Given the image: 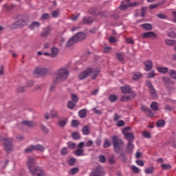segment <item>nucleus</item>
Here are the masks:
<instances>
[{
  "instance_id": "obj_40",
  "label": "nucleus",
  "mask_w": 176,
  "mask_h": 176,
  "mask_svg": "<svg viewBox=\"0 0 176 176\" xmlns=\"http://www.w3.org/2000/svg\"><path fill=\"white\" fill-rule=\"evenodd\" d=\"M161 168L162 170H170V168H171V165L168 164H162Z\"/></svg>"
},
{
  "instance_id": "obj_28",
  "label": "nucleus",
  "mask_w": 176,
  "mask_h": 176,
  "mask_svg": "<svg viewBox=\"0 0 176 176\" xmlns=\"http://www.w3.org/2000/svg\"><path fill=\"white\" fill-rule=\"evenodd\" d=\"M83 23L85 24H91V23H93V19L90 16H85L83 18Z\"/></svg>"
},
{
  "instance_id": "obj_45",
  "label": "nucleus",
  "mask_w": 176,
  "mask_h": 176,
  "mask_svg": "<svg viewBox=\"0 0 176 176\" xmlns=\"http://www.w3.org/2000/svg\"><path fill=\"white\" fill-rule=\"evenodd\" d=\"M76 162V159L75 158H70L68 161L67 163L69 164V166H74L75 164V163Z\"/></svg>"
},
{
  "instance_id": "obj_57",
  "label": "nucleus",
  "mask_w": 176,
  "mask_h": 176,
  "mask_svg": "<svg viewBox=\"0 0 176 176\" xmlns=\"http://www.w3.org/2000/svg\"><path fill=\"white\" fill-rule=\"evenodd\" d=\"M52 16H54V18H56V17H58V16H60V12H58V10H55L52 12Z\"/></svg>"
},
{
  "instance_id": "obj_39",
  "label": "nucleus",
  "mask_w": 176,
  "mask_h": 176,
  "mask_svg": "<svg viewBox=\"0 0 176 176\" xmlns=\"http://www.w3.org/2000/svg\"><path fill=\"white\" fill-rule=\"evenodd\" d=\"M164 124H166V123L164 122V120H160L156 122V126L157 127H163L164 126Z\"/></svg>"
},
{
  "instance_id": "obj_22",
  "label": "nucleus",
  "mask_w": 176,
  "mask_h": 176,
  "mask_svg": "<svg viewBox=\"0 0 176 176\" xmlns=\"http://www.w3.org/2000/svg\"><path fill=\"white\" fill-rule=\"evenodd\" d=\"M157 70L158 71V72H160V74H167V72H169L168 68L162 67H158L157 68Z\"/></svg>"
},
{
  "instance_id": "obj_33",
  "label": "nucleus",
  "mask_w": 176,
  "mask_h": 176,
  "mask_svg": "<svg viewBox=\"0 0 176 176\" xmlns=\"http://www.w3.org/2000/svg\"><path fill=\"white\" fill-rule=\"evenodd\" d=\"M57 54H58V49L56 47H52L51 54L52 57H56Z\"/></svg>"
},
{
  "instance_id": "obj_7",
  "label": "nucleus",
  "mask_w": 176,
  "mask_h": 176,
  "mask_svg": "<svg viewBox=\"0 0 176 176\" xmlns=\"http://www.w3.org/2000/svg\"><path fill=\"white\" fill-rule=\"evenodd\" d=\"M4 148L6 152L9 153L12 149H13V145L12 144V141L8 140V139H4Z\"/></svg>"
},
{
  "instance_id": "obj_48",
  "label": "nucleus",
  "mask_w": 176,
  "mask_h": 176,
  "mask_svg": "<svg viewBox=\"0 0 176 176\" xmlns=\"http://www.w3.org/2000/svg\"><path fill=\"white\" fill-rule=\"evenodd\" d=\"M165 43L168 46H171V45H174V43H175V40L166 39Z\"/></svg>"
},
{
  "instance_id": "obj_44",
  "label": "nucleus",
  "mask_w": 176,
  "mask_h": 176,
  "mask_svg": "<svg viewBox=\"0 0 176 176\" xmlns=\"http://www.w3.org/2000/svg\"><path fill=\"white\" fill-rule=\"evenodd\" d=\"M117 58L121 63H124V57L123 56V55H122V54L118 53L117 54Z\"/></svg>"
},
{
  "instance_id": "obj_55",
  "label": "nucleus",
  "mask_w": 176,
  "mask_h": 176,
  "mask_svg": "<svg viewBox=\"0 0 176 176\" xmlns=\"http://www.w3.org/2000/svg\"><path fill=\"white\" fill-rule=\"evenodd\" d=\"M129 94H130L129 97H131V100H133V98H135L137 96V94L135 93V91H131V90Z\"/></svg>"
},
{
  "instance_id": "obj_64",
  "label": "nucleus",
  "mask_w": 176,
  "mask_h": 176,
  "mask_svg": "<svg viewBox=\"0 0 176 176\" xmlns=\"http://www.w3.org/2000/svg\"><path fill=\"white\" fill-rule=\"evenodd\" d=\"M154 76H155V71H152L148 74V78H149L150 79L153 78Z\"/></svg>"
},
{
  "instance_id": "obj_3",
  "label": "nucleus",
  "mask_w": 176,
  "mask_h": 176,
  "mask_svg": "<svg viewBox=\"0 0 176 176\" xmlns=\"http://www.w3.org/2000/svg\"><path fill=\"white\" fill-rule=\"evenodd\" d=\"M89 75L92 76V79H96L97 76L100 75V70H96L93 68H88L87 70L81 72L79 74V79H80V80H83V79H86Z\"/></svg>"
},
{
  "instance_id": "obj_14",
  "label": "nucleus",
  "mask_w": 176,
  "mask_h": 176,
  "mask_svg": "<svg viewBox=\"0 0 176 176\" xmlns=\"http://www.w3.org/2000/svg\"><path fill=\"white\" fill-rule=\"evenodd\" d=\"M134 142H128L126 145V152L128 153H133V149H134Z\"/></svg>"
},
{
  "instance_id": "obj_37",
  "label": "nucleus",
  "mask_w": 176,
  "mask_h": 176,
  "mask_svg": "<svg viewBox=\"0 0 176 176\" xmlns=\"http://www.w3.org/2000/svg\"><path fill=\"white\" fill-rule=\"evenodd\" d=\"M131 170L133 171V173H134L135 174H139L140 173V168L133 165L131 167Z\"/></svg>"
},
{
  "instance_id": "obj_38",
  "label": "nucleus",
  "mask_w": 176,
  "mask_h": 176,
  "mask_svg": "<svg viewBox=\"0 0 176 176\" xmlns=\"http://www.w3.org/2000/svg\"><path fill=\"white\" fill-rule=\"evenodd\" d=\"M109 100L111 102H115L118 100V96L116 95H110L109 96Z\"/></svg>"
},
{
  "instance_id": "obj_1",
  "label": "nucleus",
  "mask_w": 176,
  "mask_h": 176,
  "mask_svg": "<svg viewBox=\"0 0 176 176\" xmlns=\"http://www.w3.org/2000/svg\"><path fill=\"white\" fill-rule=\"evenodd\" d=\"M35 159L31 157H28V166L30 173L32 176H46V172L39 166H34Z\"/></svg>"
},
{
  "instance_id": "obj_36",
  "label": "nucleus",
  "mask_w": 176,
  "mask_h": 176,
  "mask_svg": "<svg viewBox=\"0 0 176 176\" xmlns=\"http://www.w3.org/2000/svg\"><path fill=\"white\" fill-rule=\"evenodd\" d=\"M32 151H34V145H30L25 149V153H31Z\"/></svg>"
},
{
  "instance_id": "obj_23",
  "label": "nucleus",
  "mask_w": 176,
  "mask_h": 176,
  "mask_svg": "<svg viewBox=\"0 0 176 176\" xmlns=\"http://www.w3.org/2000/svg\"><path fill=\"white\" fill-rule=\"evenodd\" d=\"M76 40L74 38V36L72 37L67 43L66 46H67V47H69V46H72V45L76 43Z\"/></svg>"
},
{
  "instance_id": "obj_5",
  "label": "nucleus",
  "mask_w": 176,
  "mask_h": 176,
  "mask_svg": "<svg viewBox=\"0 0 176 176\" xmlns=\"http://www.w3.org/2000/svg\"><path fill=\"white\" fill-rule=\"evenodd\" d=\"M146 86L149 89L151 96L153 97V98H157V94H156V89H155V87H153V85H152L151 81L149 80L146 81Z\"/></svg>"
},
{
  "instance_id": "obj_8",
  "label": "nucleus",
  "mask_w": 176,
  "mask_h": 176,
  "mask_svg": "<svg viewBox=\"0 0 176 176\" xmlns=\"http://www.w3.org/2000/svg\"><path fill=\"white\" fill-rule=\"evenodd\" d=\"M102 168L98 166L94 171L91 173L90 176H101L102 175Z\"/></svg>"
},
{
  "instance_id": "obj_18",
  "label": "nucleus",
  "mask_w": 176,
  "mask_h": 176,
  "mask_svg": "<svg viewBox=\"0 0 176 176\" xmlns=\"http://www.w3.org/2000/svg\"><path fill=\"white\" fill-rule=\"evenodd\" d=\"M162 80L164 83L175 85V82H174L170 77H162Z\"/></svg>"
},
{
  "instance_id": "obj_16",
  "label": "nucleus",
  "mask_w": 176,
  "mask_h": 176,
  "mask_svg": "<svg viewBox=\"0 0 176 176\" xmlns=\"http://www.w3.org/2000/svg\"><path fill=\"white\" fill-rule=\"evenodd\" d=\"M120 89L124 94H130V93H131V88H130L129 85L121 87Z\"/></svg>"
},
{
  "instance_id": "obj_30",
  "label": "nucleus",
  "mask_w": 176,
  "mask_h": 176,
  "mask_svg": "<svg viewBox=\"0 0 176 176\" xmlns=\"http://www.w3.org/2000/svg\"><path fill=\"white\" fill-rule=\"evenodd\" d=\"M65 124H67V119L59 120L58 122V126L59 127H65Z\"/></svg>"
},
{
  "instance_id": "obj_51",
  "label": "nucleus",
  "mask_w": 176,
  "mask_h": 176,
  "mask_svg": "<svg viewBox=\"0 0 176 176\" xmlns=\"http://www.w3.org/2000/svg\"><path fill=\"white\" fill-rule=\"evenodd\" d=\"M67 153H68V150L67 149V148L65 147L60 150V155L62 156H65V155H67Z\"/></svg>"
},
{
  "instance_id": "obj_54",
  "label": "nucleus",
  "mask_w": 176,
  "mask_h": 176,
  "mask_svg": "<svg viewBox=\"0 0 176 176\" xmlns=\"http://www.w3.org/2000/svg\"><path fill=\"white\" fill-rule=\"evenodd\" d=\"M50 17V14L45 13L42 15L41 20H47V19H49Z\"/></svg>"
},
{
  "instance_id": "obj_34",
  "label": "nucleus",
  "mask_w": 176,
  "mask_h": 176,
  "mask_svg": "<svg viewBox=\"0 0 176 176\" xmlns=\"http://www.w3.org/2000/svg\"><path fill=\"white\" fill-rule=\"evenodd\" d=\"M76 105V103L75 102H73L72 100L69 101L67 104V107L69 109H74Z\"/></svg>"
},
{
  "instance_id": "obj_42",
  "label": "nucleus",
  "mask_w": 176,
  "mask_h": 176,
  "mask_svg": "<svg viewBox=\"0 0 176 176\" xmlns=\"http://www.w3.org/2000/svg\"><path fill=\"white\" fill-rule=\"evenodd\" d=\"M72 101H73V102H76V104H77V102L79 101V98L76 94H72Z\"/></svg>"
},
{
  "instance_id": "obj_46",
  "label": "nucleus",
  "mask_w": 176,
  "mask_h": 176,
  "mask_svg": "<svg viewBox=\"0 0 176 176\" xmlns=\"http://www.w3.org/2000/svg\"><path fill=\"white\" fill-rule=\"evenodd\" d=\"M98 159L100 163H105L107 162V158H105L104 155H99Z\"/></svg>"
},
{
  "instance_id": "obj_61",
  "label": "nucleus",
  "mask_w": 176,
  "mask_h": 176,
  "mask_svg": "<svg viewBox=\"0 0 176 176\" xmlns=\"http://www.w3.org/2000/svg\"><path fill=\"white\" fill-rule=\"evenodd\" d=\"M41 130H43V131L44 133H49V129H47V127H46V126H44V125H42V126H41Z\"/></svg>"
},
{
  "instance_id": "obj_2",
  "label": "nucleus",
  "mask_w": 176,
  "mask_h": 176,
  "mask_svg": "<svg viewBox=\"0 0 176 176\" xmlns=\"http://www.w3.org/2000/svg\"><path fill=\"white\" fill-rule=\"evenodd\" d=\"M69 72L65 68H60L58 69L56 72V78H54V82L55 84L60 83V82H64L67 80Z\"/></svg>"
},
{
  "instance_id": "obj_32",
  "label": "nucleus",
  "mask_w": 176,
  "mask_h": 176,
  "mask_svg": "<svg viewBox=\"0 0 176 176\" xmlns=\"http://www.w3.org/2000/svg\"><path fill=\"white\" fill-rule=\"evenodd\" d=\"M142 74H141V73L136 72L133 74V76L132 78L133 80H138V79L142 78Z\"/></svg>"
},
{
  "instance_id": "obj_11",
  "label": "nucleus",
  "mask_w": 176,
  "mask_h": 176,
  "mask_svg": "<svg viewBox=\"0 0 176 176\" xmlns=\"http://www.w3.org/2000/svg\"><path fill=\"white\" fill-rule=\"evenodd\" d=\"M51 31L52 28L50 27L44 28L43 32L41 34V36L42 38H46V36H49V35H50Z\"/></svg>"
},
{
  "instance_id": "obj_26",
  "label": "nucleus",
  "mask_w": 176,
  "mask_h": 176,
  "mask_svg": "<svg viewBox=\"0 0 176 176\" xmlns=\"http://www.w3.org/2000/svg\"><path fill=\"white\" fill-rule=\"evenodd\" d=\"M168 75L171 79L176 80V71L174 69H170L168 71Z\"/></svg>"
},
{
  "instance_id": "obj_50",
  "label": "nucleus",
  "mask_w": 176,
  "mask_h": 176,
  "mask_svg": "<svg viewBox=\"0 0 176 176\" xmlns=\"http://www.w3.org/2000/svg\"><path fill=\"white\" fill-rule=\"evenodd\" d=\"M142 135L144 138H151V133L146 131L142 132Z\"/></svg>"
},
{
  "instance_id": "obj_63",
  "label": "nucleus",
  "mask_w": 176,
  "mask_h": 176,
  "mask_svg": "<svg viewBox=\"0 0 176 176\" xmlns=\"http://www.w3.org/2000/svg\"><path fill=\"white\" fill-rule=\"evenodd\" d=\"M24 90H25L24 87H19L16 89L17 93H23V91H24Z\"/></svg>"
},
{
  "instance_id": "obj_6",
  "label": "nucleus",
  "mask_w": 176,
  "mask_h": 176,
  "mask_svg": "<svg viewBox=\"0 0 176 176\" xmlns=\"http://www.w3.org/2000/svg\"><path fill=\"white\" fill-rule=\"evenodd\" d=\"M47 72H49V69L43 67H37L34 70V74L38 75V76H43V75H46Z\"/></svg>"
},
{
  "instance_id": "obj_49",
  "label": "nucleus",
  "mask_w": 176,
  "mask_h": 176,
  "mask_svg": "<svg viewBox=\"0 0 176 176\" xmlns=\"http://www.w3.org/2000/svg\"><path fill=\"white\" fill-rule=\"evenodd\" d=\"M119 8L120 9V10H123V12H124V11L127 10V9H129V6H127L122 3L121 5L120 6Z\"/></svg>"
},
{
  "instance_id": "obj_20",
  "label": "nucleus",
  "mask_w": 176,
  "mask_h": 176,
  "mask_svg": "<svg viewBox=\"0 0 176 176\" xmlns=\"http://www.w3.org/2000/svg\"><path fill=\"white\" fill-rule=\"evenodd\" d=\"M34 151H38L39 152H45V147L42 144L33 145Z\"/></svg>"
},
{
  "instance_id": "obj_4",
  "label": "nucleus",
  "mask_w": 176,
  "mask_h": 176,
  "mask_svg": "<svg viewBox=\"0 0 176 176\" xmlns=\"http://www.w3.org/2000/svg\"><path fill=\"white\" fill-rule=\"evenodd\" d=\"M111 141L113 142V146L114 148L115 152L119 153L120 149H122V146L124 145L123 140L116 135H113L111 138Z\"/></svg>"
},
{
  "instance_id": "obj_24",
  "label": "nucleus",
  "mask_w": 176,
  "mask_h": 176,
  "mask_svg": "<svg viewBox=\"0 0 176 176\" xmlns=\"http://www.w3.org/2000/svg\"><path fill=\"white\" fill-rule=\"evenodd\" d=\"M41 25V23L38 21H35L31 23L30 25V30H35V28H39V26Z\"/></svg>"
},
{
  "instance_id": "obj_35",
  "label": "nucleus",
  "mask_w": 176,
  "mask_h": 176,
  "mask_svg": "<svg viewBox=\"0 0 176 176\" xmlns=\"http://www.w3.org/2000/svg\"><path fill=\"white\" fill-rule=\"evenodd\" d=\"M151 108L153 111H158L159 107H157V102H153L152 104H151Z\"/></svg>"
},
{
  "instance_id": "obj_53",
  "label": "nucleus",
  "mask_w": 176,
  "mask_h": 176,
  "mask_svg": "<svg viewBox=\"0 0 176 176\" xmlns=\"http://www.w3.org/2000/svg\"><path fill=\"white\" fill-rule=\"evenodd\" d=\"M167 35H168V36H169V38H171L172 39H175V38H176V33L174 32L168 33Z\"/></svg>"
},
{
  "instance_id": "obj_59",
  "label": "nucleus",
  "mask_w": 176,
  "mask_h": 176,
  "mask_svg": "<svg viewBox=\"0 0 176 176\" xmlns=\"http://www.w3.org/2000/svg\"><path fill=\"white\" fill-rule=\"evenodd\" d=\"M109 41L110 42V43H115V42H116V38L113 36H110L109 38Z\"/></svg>"
},
{
  "instance_id": "obj_17",
  "label": "nucleus",
  "mask_w": 176,
  "mask_h": 176,
  "mask_svg": "<svg viewBox=\"0 0 176 176\" xmlns=\"http://www.w3.org/2000/svg\"><path fill=\"white\" fill-rule=\"evenodd\" d=\"M14 25L16 28H21V27H23V25H25V21H24V19H21L14 23Z\"/></svg>"
},
{
  "instance_id": "obj_9",
  "label": "nucleus",
  "mask_w": 176,
  "mask_h": 176,
  "mask_svg": "<svg viewBox=\"0 0 176 176\" xmlns=\"http://www.w3.org/2000/svg\"><path fill=\"white\" fill-rule=\"evenodd\" d=\"M74 36L76 42H79V41H83V39L86 38V34L83 32H78Z\"/></svg>"
},
{
  "instance_id": "obj_43",
  "label": "nucleus",
  "mask_w": 176,
  "mask_h": 176,
  "mask_svg": "<svg viewBox=\"0 0 176 176\" xmlns=\"http://www.w3.org/2000/svg\"><path fill=\"white\" fill-rule=\"evenodd\" d=\"M121 101H124V102L131 101V98L130 97V95H129V96H122L121 97Z\"/></svg>"
},
{
  "instance_id": "obj_56",
  "label": "nucleus",
  "mask_w": 176,
  "mask_h": 176,
  "mask_svg": "<svg viewBox=\"0 0 176 176\" xmlns=\"http://www.w3.org/2000/svg\"><path fill=\"white\" fill-rule=\"evenodd\" d=\"M79 171V168H73L70 170V173L71 174H72L73 175L76 174V173H78Z\"/></svg>"
},
{
  "instance_id": "obj_25",
  "label": "nucleus",
  "mask_w": 176,
  "mask_h": 176,
  "mask_svg": "<svg viewBox=\"0 0 176 176\" xmlns=\"http://www.w3.org/2000/svg\"><path fill=\"white\" fill-rule=\"evenodd\" d=\"M87 113V110H86V109H81L78 112L79 116L82 118H86Z\"/></svg>"
},
{
  "instance_id": "obj_62",
  "label": "nucleus",
  "mask_w": 176,
  "mask_h": 176,
  "mask_svg": "<svg viewBox=\"0 0 176 176\" xmlns=\"http://www.w3.org/2000/svg\"><path fill=\"white\" fill-rule=\"evenodd\" d=\"M157 16L159 19H167V16H166V14H158L157 15Z\"/></svg>"
},
{
  "instance_id": "obj_31",
  "label": "nucleus",
  "mask_w": 176,
  "mask_h": 176,
  "mask_svg": "<svg viewBox=\"0 0 176 176\" xmlns=\"http://www.w3.org/2000/svg\"><path fill=\"white\" fill-rule=\"evenodd\" d=\"M82 131V134H84V135H89V134L90 133L89 130V126H83Z\"/></svg>"
},
{
  "instance_id": "obj_12",
  "label": "nucleus",
  "mask_w": 176,
  "mask_h": 176,
  "mask_svg": "<svg viewBox=\"0 0 176 176\" xmlns=\"http://www.w3.org/2000/svg\"><path fill=\"white\" fill-rule=\"evenodd\" d=\"M124 138L128 140V142H134V133L129 132L125 133Z\"/></svg>"
},
{
  "instance_id": "obj_60",
  "label": "nucleus",
  "mask_w": 176,
  "mask_h": 176,
  "mask_svg": "<svg viewBox=\"0 0 176 176\" xmlns=\"http://www.w3.org/2000/svg\"><path fill=\"white\" fill-rule=\"evenodd\" d=\"M51 115H52V118H57V111L52 110Z\"/></svg>"
},
{
  "instance_id": "obj_27",
  "label": "nucleus",
  "mask_w": 176,
  "mask_h": 176,
  "mask_svg": "<svg viewBox=\"0 0 176 176\" xmlns=\"http://www.w3.org/2000/svg\"><path fill=\"white\" fill-rule=\"evenodd\" d=\"M142 27L144 30H146L147 31H151V30H152V24L151 23H144L142 25Z\"/></svg>"
},
{
  "instance_id": "obj_47",
  "label": "nucleus",
  "mask_w": 176,
  "mask_h": 176,
  "mask_svg": "<svg viewBox=\"0 0 176 176\" xmlns=\"http://www.w3.org/2000/svg\"><path fill=\"white\" fill-rule=\"evenodd\" d=\"M67 146L69 148V149H75L76 144L72 142H69L67 143Z\"/></svg>"
},
{
  "instance_id": "obj_15",
  "label": "nucleus",
  "mask_w": 176,
  "mask_h": 176,
  "mask_svg": "<svg viewBox=\"0 0 176 176\" xmlns=\"http://www.w3.org/2000/svg\"><path fill=\"white\" fill-rule=\"evenodd\" d=\"M122 4L125 5L126 6H128L129 8L137 6L138 5V3L134 2V3H130V0H124L122 2Z\"/></svg>"
},
{
  "instance_id": "obj_29",
  "label": "nucleus",
  "mask_w": 176,
  "mask_h": 176,
  "mask_svg": "<svg viewBox=\"0 0 176 176\" xmlns=\"http://www.w3.org/2000/svg\"><path fill=\"white\" fill-rule=\"evenodd\" d=\"M71 137L73 140H79L80 138V135L79 134V132H73Z\"/></svg>"
},
{
  "instance_id": "obj_19",
  "label": "nucleus",
  "mask_w": 176,
  "mask_h": 176,
  "mask_svg": "<svg viewBox=\"0 0 176 176\" xmlns=\"http://www.w3.org/2000/svg\"><path fill=\"white\" fill-rule=\"evenodd\" d=\"M22 124H25V126H28V127H34V126H36V123L28 120H23Z\"/></svg>"
},
{
  "instance_id": "obj_41",
  "label": "nucleus",
  "mask_w": 176,
  "mask_h": 176,
  "mask_svg": "<svg viewBox=\"0 0 176 176\" xmlns=\"http://www.w3.org/2000/svg\"><path fill=\"white\" fill-rule=\"evenodd\" d=\"M111 146V140L106 139L103 144V148H109Z\"/></svg>"
},
{
  "instance_id": "obj_52",
  "label": "nucleus",
  "mask_w": 176,
  "mask_h": 176,
  "mask_svg": "<svg viewBox=\"0 0 176 176\" xmlns=\"http://www.w3.org/2000/svg\"><path fill=\"white\" fill-rule=\"evenodd\" d=\"M145 173L146 174H152L153 173V167H150L146 169H145Z\"/></svg>"
},
{
  "instance_id": "obj_10",
  "label": "nucleus",
  "mask_w": 176,
  "mask_h": 176,
  "mask_svg": "<svg viewBox=\"0 0 176 176\" xmlns=\"http://www.w3.org/2000/svg\"><path fill=\"white\" fill-rule=\"evenodd\" d=\"M157 36L156 35V34H155V32H145L143 33L142 35V37L143 38V39H145L146 38H156Z\"/></svg>"
},
{
  "instance_id": "obj_58",
  "label": "nucleus",
  "mask_w": 176,
  "mask_h": 176,
  "mask_svg": "<svg viewBox=\"0 0 176 176\" xmlns=\"http://www.w3.org/2000/svg\"><path fill=\"white\" fill-rule=\"evenodd\" d=\"M108 162H109V164H114L115 160H114L113 156L109 157Z\"/></svg>"
},
{
  "instance_id": "obj_21",
  "label": "nucleus",
  "mask_w": 176,
  "mask_h": 176,
  "mask_svg": "<svg viewBox=\"0 0 176 176\" xmlns=\"http://www.w3.org/2000/svg\"><path fill=\"white\" fill-rule=\"evenodd\" d=\"M76 156H85V150L83 148H78L74 151Z\"/></svg>"
},
{
  "instance_id": "obj_13",
  "label": "nucleus",
  "mask_w": 176,
  "mask_h": 176,
  "mask_svg": "<svg viewBox=\"0 0 176 176\" xmlns=\"http://www.w3.org/2000/svg\"><path fill=\"white\" fill-rule=\"evenodd\" d=\"M144 64L146 67L145 71H146V72L151 71V69H152V68H153V64L152 63V61H151V60H146L144 62Z\"/></svg>"
}]
</instances>
